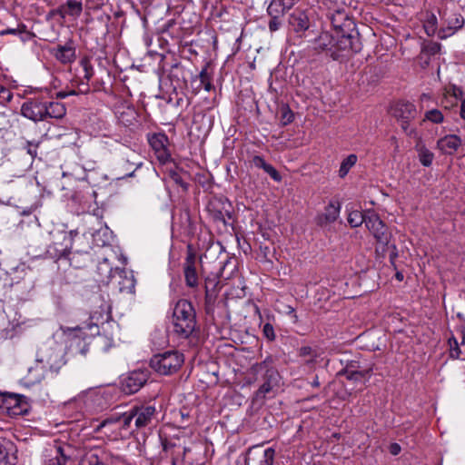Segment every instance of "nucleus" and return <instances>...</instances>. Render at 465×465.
<instances>
[{"label": "nucleus", "instance_id": "f257e3e1", "mask_svg": "<svg viewBox=\"0 0 465 465\" xmlns=\"http://www.w3.org/2000/svg\"><path fill=\"white\" fill-rule=\"evenodd\" d=\"M311 47L318 53L325 52L333 60H339L344 51H352L353 53L361 51L358 34H342L341 31H338L337 34L322 32L311 42Z\"/></svg>", "mask_w": 465, "mask_h": 465}, {"label": "nucleus", "instance_id": "f03ea898", "mask_svg": "<svg viewBox=\"0 0 465 465\" xmlns=\"http://www.w3.org/2000/svg\"><path fill=\"white\" fill-rule=\"evenodd\" d=\"M173 331L182 338H188L196 328V313L193 304L184 299L179 300L173 311Z\"/></svg>", "mask_w": 465, "mask_h": 465}, {"label": "nucleus", "instance_id": "7ed1b4c3", "mask_svg": "<svg viewBox=\"0 0 465 465\" xmlns=\"http://www.w3.org/2000/svg\"><path fill=\"white\" fill-rule=\"evenodd\" d=\"M76 401L83 402L87 411L101 412L112 406L114 395L106 389H90L79 394Z\"/></svg>", "mask_w": 465, "mask_h": 465}, {"label": "nucleus", "instance_id": "20e7f679", "mask_svg": "<svg viewBox=\"0 0 465 465\" xmlns=\"http://www.w3.org/2000/svg\"><path fill=\"white\" fill-rule=\"evenodd\" d=\"M183 355L178 351H165L153 355L150 360V367L161 375H172L183 363Z\"/></svg>", "mask_w": 465, "mask_h": 465}, {"label": "nucleus", "instance_id": "39448f33", "mask_svg": "<svg viewBox=\"0 0 465 465\" xmlns=\"http://www.w3.org/2000/svg\"><path fill=\"white\" fill-rule=\"evenodd\" d=\"M31 405L28 399L14 392L0 393V409L10 416H23L28 413Z\"/></svg>", "mask_w": 465, "mask_h": 465}, {"label": "nucleus", "instance_id": "423d86ee", "mask_svg": "<svg viewBox=\"0 0 465 465\" xmlns=\"http://www.w3.org/2000/svg\"><path fill=\"white\" fill-rule=\"evenodd\" d=\"M391 111L392 115L400 123L403 132L409 136L414 135L416 134V129L411 123L417 116L418 112L416 106L410 102L399 101L393 105Z\"/></svg>", "mask_w": 465, "mask_h": 465}, {"label": "nucleus", "instance_id": "0eeeda50", "mask_svg": "<svg viewBox=\"0 0 465 465\" xmlns=\"http://www.w3.org/2000/svg\"><path fill=\"white\" fill-rule=\"evenodd\" d=\"M134 432L153 426L156 420V409L150 404H136L129 410Z\"/></svg>", "mask_w": 465, "mask_h": 465}, {"label": "nucleus", "instance_id": "6e6552de", "mask_svg": "<svg viewBox=\"0 0 465 465\" xmlns=\"http://www.w3.org/2000/svg\"><path fill=\"white\" fill-rule=\"evenodd\" d=\"M259 371H264L263 383L260 386L255 395L257 399H264L278 386L280 375L278 371L272 366V357H267L263 361L258 365Z\"/></svg>", "mask_w": 465, "mask_h": 465}, {"label": "nucleus", "instance_id": "1a4fd4ad", "mask_svg": "<svg viewBox=\"0 0 465 465\" xmlns=\"http://www.w3.org/2000/svg\"><path fill=\"white\" fill-rule=\"evenodd\" d=\"M119 456L101 448L86 451L79 461V465H122Z\"/></svg>", "mask_w": 465, "mask_h": 465}, {"label": "nucleus", "instance_id": "9d476101", "mask_svg": "<svg viewBox=\"0 0 465 465\" xmlns=\"http://www.w3.org/2000/svg\"><path fill=\"white\" fill-rule=\"evenodd\" d=\"M441 20V28L438 31L440 39H446L461 29L465 24L464 17L459 13L448 14L447 10L439 11Z\"/></svg>", "mask_w": 465, "mask_h": 465}, {"label": "nucleus", "instance_id": "9b49d317", "mask_svg": "<svg viewBox=\"0 0 465 465\" xmlns=\"http://www.w3.org/2000/svg\"><path fill=\"white\" fill-rule=\"evenodd\" d=\"M365 226L372 232L378 242L383 245L389 244L391 234L377 213L371 211L366 212Z\"/></svg>", "mask_w": 465, "mask_h": 465}, {"label": "nucleus", "instance_id": "f8f14e48", "mask_svg": "<svg viewBox=\"0 0 465 465\" xmlns=\"http://www.w3.org/2000/svg\"><path fill=\"white\" fill-rule=\"evenodd\" d=\"M21 114L35 123L45 121V101L37 98L27 99L21 106Z\"/></svg>", "mask_w": 465, "mask_h": 465}, {"label": "nucleus", "instance_id": "ddd939ff", "mask_svg": "<svg viewBox=\"0 0 465 465\" xmlns=\"http://www.w3.org/2000/svg\"><path fill=\"white\" fill-rule=\"evenodd\" d=\"M149 373L144 370H136L128 373L122 381L123 391L126 394L136 393L146 383Z\"/></svg>", "mask_w": 465, "mask_h": 465}, {"label": "nucleus", "instance_id": "4468645a", "mask_svg": "<svg viewBox=\"0 0 465 465\" xmlns=\"http://www.w3.org/2000/svg\"><path fill=\"white\" fill-rule=\"evenodd\" d=\"M45 373L46 366L43 360L36 361L33 366L28 368L27 373L20 380V383L26 388L34 387L42 382L45 378Z\"/></svg>", "mask_w": 465, "mask_h": 465}, {"label": "nucleus", "instance_id": "2eb2a0df", "mask_svg": "<svg viewBox=\"0 0 465 465\" xmlns=\"http://www.w3.org/2000/svg\"><path fill=\"white\" fill-rule=\"evenodd\" d=\"M72 448L70 445L55 443L49 449V459L45 465H66L71 459Z\"/></svg>", "mask_w": 465, "mask_h": 465}, {"label": "nucleus", "instance_id": "dca6fc26", "mask_svg": "<svg viewBox=\"0 0 465 465\" xmlns=\"http://www.w3.org/2000/svg\"><path fill=\"white\" fill-rule=\"evenodd\" d=\"M51 54L61 64H72L76 59V49L72 40H68L64 45H58L51 50Z\"/></svg>", "mask_w": 465, "mask_h": 465}, {"label": "nucleus", "instance_id": "f3484780", "mask_svg": "<svg viewBox=\"0 0 465 465\" xmlns=\"http://www.w3.org/2000/svg\"><path fill=\"white\" fill-rule=\"evenodd\" d=\"M196 262L197 257L195 253H193L192 251H189L183 263V273L185 283L190 288H195L199 283L198 273L196 271Z\"/></svg>", "mask_w": 465, "mask_h": 465}, {"label": "nucleus", "instance_id": "a211bd4d", "mask_svg": "<svg viewBox=\"0 0 465 465\" xmlns=\"http://www.w3.org/2000/svg\"><path fill=\"white\" fill-rule=\"evenodd\" d=\"M121 410V406L116 407L117 423L115 425V429L117 435L125 437L134 433V430L129 411H122Z\"/></svg>", "mask_w": 465, "mask_h": 465}, {"label": "nucleus", "instance_id": "6ab92c4d", "mask_svg": "<svg viewBox=\"0 0 465 465\" xmlns=\"http://www.w3.org/2000/svg\"><path fill=\"white\" fill-rule=\"evenodd\" d=\"M341 203L339 200L332 199L324 209V213L318 216V224L325 226L334 223L340 216Z\"/></svg>", "mask_w": 465, "mask_h": 465}, {"label": "nucleus", "instance_id": "aec40b11", "mask_svg": "<svg viewBox=\"0 0 465 465\" xmlns=\"http://www.w3.org/2000/svg\"><path fill=\"white\" fill-rule=\"evenodd\" d=\"M118 287L121 292L134 293L136 281L132 272L125 269H115Z\"/></svg>", "mask_w": 465, "mask_h": 465}, {"label": "nucleus", "instance_id": "412c9836", "mask_svg": "<svg viewBox=\"0 0 465 465\" xmlns=\"http://www.w3.org/2000/svg\"><path fill=\"white\" fill-rule=\"evenodd\" d=\"M462 144V140L456 134H448L437 141V148L443 154H453Z\"/></svg>", "mask_w": 465, "mask_h": 465}, {"label": "nucleus", "instance_id": "4be33fe9", "mask_svg": "<svg viewBox=\"0 0 465 465\" xmlns=\"http://www.w3.org/2000/svg\"><path fill=\"white\" fill-rule=\"evenodd\" d=\"M289 25L294 32L302 34L310 28V20L305 12L294 10L289 17Z\"/></svg>", "mask_w": 465, "mask_h": 465}, {"label": "nucleus", "instance_id": "5701e85b", "mask_svg": "<svg viewBox=\"0 0 465 465\" xmlns=\"http://www.w3.org/2000/svg\"><path fill=\"white\" fill-rule=\"evenodd\" d=\"M83 12V4L77 0H67L64 5H60L58 8L52 11L53 15H59L64 18L66 15L78 17Z\"/></svg>", "mask_w": 465, "mask_h": 465}, {"label": "nucleus", "instance_id": "b1692460", "mask_svg": "<svg viewBox=\"0 0 465 465\" xmlns=\"http://www.w3.org/2000/svg\"><path fill=\"white\" fill-rule=\"evenodd\" d=\"M151 147L159 154L160 159H165L168 156L166 145L168 137L165 134H153L148 138Z\"/></svg>", "mask_w": 465, "mask_h": 465}, {"label": "nucleus", "instance_id": "393cba45", "mask_svg": "<svg viewBox=\"0 0 465 465\" xmlns=\"http://www.w3.org/2000/svg\"><path fill=\"white\" fill-rule=\"evenodd\" d=\"M371 371L372 367H366L362 370H358L353 369V365H347L344 370L347 380L361 383H363L369 380Z\"/></svg>", "mask_w": 465, "mask_h": 465}, {"label": "nucleus", "instance_id": "a878e982", "mask_svg": "<svg viewBox=\"0 0 465 465\" xmlns=\"http://www.w3.org/2000/svg\"><path fill=\"white\" fill-rule=\"evenodd\" d=\"M219 276L216 273L208 275L204 280V291L206 301H211L215 298L219 290Z\"/></svg>", "mask_w": 465, "mask_h": 465}, {"label": "nucleus", "instance_id": "bb28decb", "mask_svg": "<svg viewBox=\"0 0 465 465\" xmlns=\"http://www.w3.org/2000/svg\"><path fill=\"white\" fill-rule=\"evenodd\" d=\"M66 114L65 106L59 102H45V121L49 118L60 119Z\"/></svg>", "mask_w": 465, "mask_h": 465}, {"label": "nucleus", "instance_id": "cd10ccee", "mask_svg": "<svg viewBox=\"0 0 465 465\" xmlns=\"http://www.w3.org/2000/svg\"><path fill=\"white\" fill-rule=\"evenodd\" d=\"M331 20L334 28V34H337L338 31L342 32V34H348L345 28L350 27L352 25L351 21L347 18L346 15L341 11H338L333 15Z\"/></svg>", "mask_w": 465, "mask_h": 465}, {"label": "nucleus", "instance_id": "c85d7f7f", "mask_svg": "<svg viewBox=\"0 0 465 465\" xmlns=\"http://www.w3.org/2000/svg\"><path fill=\"white\" fill-rule=\"evenodd\" d=\"M117 423L116 410L108 414L99 424L96 426L94 430L101 432L104 430V433L116 432L115 425Z\"/></svg>", "mask_w": 465, "mask_h": 465}, {"label": "nucleus", "instance_id": "c756f323", "mask_svg": "<svg viewBox=\"0 0 465 465\" xmlns=\"http://www.w3.org/2000/svg\"><path fill=\"white\" fill-rule=\"evenodd\" d=\"M6 35H20V38L23 42H25L26 40H28L34 36V34L28 32L27 26L23 23L18 24L15 28L8 27V28L0 30L1 36Z\"/></svg>", "mask_w": 465, "mask_h": 465}, {"label": "nucleus", "instance_id": "7c9ffc66", "mask_svg": "<svg viewBox=\"0 0 465 465\" xmlns=\"http://www.w3.org/2000/svg\"><path fill=\"white\" fill-rule=\"evenodd\" d=\"M97 272L101 276V281L110 282L116 278L115 269L109 263L108 259L104 258L97 265Z\"/></svg>", "mask_w": 465, "mask_h": 465}, {"label": "nucleus", "instance_id": "2f4dec72", "mask_svg": "<svg viewBox=\"0 0 465 465\" xmlns=\"http://www.w3.org/2000/svg\"><path fill=\"white\" fill-rule=\"evenodd\" d=\"M440 48L441 45L437 42L430 41L424 43L421 46L420 59H423V56H426V60L424 61V63L426 64H429L430 56L440 53Z\"/></svg>", "mask_w": 465, "mask_h": 465}, {"label": "nucleus", "instance_id": "473e14b6", "mask_svg": "<svg viewBox=\"0 0 465 465\" xmlns=\"http://www.w3.org/2000/svg\"><path fill=\"white\" fill-rule=\"evenodd\" d=\"M423 28L427 35L432 36L438 33V18L432 12H426Z\"/></svg>", "mask_w": 465, "mask_h": 465}, {"label": "nucleus", "instance_id": "72a5a7b5", "mask_svg": "<svg viewBox=\"0 0 465 465\" xmlns=\"http://www.w3.org/2000/svg\"><path fill=\"white\" fill-rule=\"evenodd\" d=\"M420 163L425 166L429 167L432 164L434 154L430 152L424 144H417L415 147Z\"/></svg>", "mask_w": 465, "mask_h": 465}, {"label": "nucleus", "instance_id": "f704fd0d", "mask_svg": "<svg viewBox=\"0 0 465 465\" xmlns=\"http://www.w3.org/2000/svg\"><path fill=\"white\" fill-rule=\"evenodd\" d=\"M70 252V248L67 246L63 247L62 244L58 243H54L47 249V253L56 260L66 259Z\"/></svg>", "mask_w": 465, "mask_h": 465}, {"label": "nucleus", "instance_id": "c9c22d12", "mask_svg": "<svg viewBox=\"0 0 465 465\" xmlns=\"http://www.w3.org/2000/svg\"><path fill=\"white\" fill-rule=\"evenodd\" d=\"M358 157L356 154L351 153L348 155L341 163L339 169V176L341 178H344L351 167H353L357 163Z\"/></svg>", "mask_w": 465, "mask_h": 465}, {"label": "nucleus", "instance_id": "e433bc0d", "mask_svg": "<svg viewBox=\"0 0 465 465\" xmlns=\"http://www.w3.org/2000/svg\"><path fill=\"white\" fill-rule=\"evenodd\" d=\"M209 81H212V75L208 72V65L206 64L199 73L198 75H195L193 80L192 84H197L194 87L197 91H199L203 87V84L207 83Z\"/></svg>", "mask_w": 465, "mask_h": 465}, {"label": "nucleus", "instance_id": "4c0bfd02", "mask_svg": "<svg viewBox=\"0 0 465 465\" xmlns=\"http://www.w3.org/2000/svg\"><path fill=\"white\" fill-rule=\"evenodd\" d=\"M366 213H362L360 211H352L348 215V223L351 227H359L363 223H365Z\"/></svg>", "mask_w": 465, "mask_h": 465}, {"label": "nucleus", "instance_id": "58836bf2", "mask_svg": "<svg viewBox=\"0 0 465 465\" xmlns=\"http://www.w3.org/2000/svg\"><path fill=\"white\" fill-rule=\"evenodd\" d=\"M70 349L74 352H79L80 354L85 356L89 351V346L84 340L76 337L73 339L70 344Z\"/></svg>", "mask_w": 465, "mask_h": 465}, {"label": "nucleus", "instance_id": "ea45409f", "mask_svg": "<svg viewBox=\"0 0 465 465\" xmlns=\"http://www.w3.org/2000/svg\"><path fill=\"white\" fill-rule=\"evenodd\" d=\"M280 114L282 125L285 126L293 121L294 114L288 105H282L280 109Z\"/></svg>", "mask_w": 465, "mask_h": 465}, {"label": "nucleus", "instance_id": "a19ab883", "mask_svg": "<svg viewBox=\"0 0 465 465\" xmlns=\"http://www.w3.org/2000/svg\"><path fill=\"white\" fill-rule=\"evenodd\" d=\"M298 354L300 357H310V359L305 361L307 365H312L315 362L316 354L311 346H302L298 350Z\"/></svg>", "mask_w": 465, "mask_h": 465}, {"label": "nucleus", "instance_id": "79ce46f5", "mask_svg": "<svg viewBox=\"0 0 465 465\" xmlns=\"http://www.w3.org/2000/svg\"><path fill=\"white\" fill-rule=\"evenodd\" d=\"M269 16L271 17L269 23H268V27H269V30L271 32H276L277 30L280 29V27L282 26V17L283 16H281L277 14H268Z\"/></svg>", "mask_w": 465, "mask_h": 465}, {"label": "nucleus", "instance_id": "37998d69", "mask_svg": "<svg viewBox=\"0 0 465 465\" xmlns=\"http://www.w3.org/2000/svg\"><path fill=\"white\" fill-rule=\"evenodd\" d=\"M449 345L450 357L453 359H460L461 357V350L454 337L449 339Z\"/></svg>", "mask_w": 465, "mask_h": 465}, {"label": "nucleus", "instance_id": "c03bdc74", "mask_svg": "<svg viewBox=\"0 0 465 465\" xmlns=\"http://www.w3.org/2000/svg\"><path fill=\"white\" fill-rule=\"evenodd\" d=\"M425 119L434 124H440L443 121V114L440 111L432 109L426 113Z\"/></svg>", "mask_w": 465, "mask_h": 465}, {"label": "nucleus", "instance_id": "a18cd8bd", "mask_svg": "<svg viewBox=\"0 0 465 465\" xmlns=\"http://www.w3.org/2000/svg\"><path fill=\"white\" fill-rule=\"evenodd\" d=\"M275 450L268 448L264 450L263 460L261 461L264 465H274Z\"/></svg>", "mask_w": 465, "mask_h": 465}, {"label": "nucleus", "instance_id": "49530a36", "mask_svg": "<svg viewBox=\"0 0 465 465\" xmlns=\"http://www.w3.org/2000/svg\"><path fill=\"white\" fill-rule=\"evenodd\" d=\"M13 98L12 92L0 84V104H5L9 103Z\"/></svg>", "mask_w": 465, "mask_h": 465}, {"label": "nucleus", "instance_id": "de8ad7c7", "mask_svg": "<svg viewBox=\"0 0 465 465\" xmlns=\"http://www.w3.org/2000/svg\"><path fill=\"white\" fill-rule=\"evenodd\" d=\"M40 142L26 141L24 148L26 150V153L34 159L37 156V148Z\"/></svg>", "mask_w": 465, "mask_h": 465}, {"label": "nucleus", "instance_id": "09e8293b", "mask_svg": "<svg viewBox=\"0 0 465 465\" xmlns=\"http://www.w3.org/2000/svg\"><path fill=\"white\" fill-rule=\"evenodd\" d=\"M263 336L269 341H273L276 338L273 326L267 322L262 326Z\"/></svg>", "mask_w": 465, "mask_h": 465}, {"label": "nucleus", "instance_id": "8fccbe9b", "mask_svg": "<svg viewBox=\"0 0 465 465\" xmlns=\"http://www.w3.org/2000/svg\"><path fill=\"white\" fill-rule=\"evenodd\" d=\"M266 173H268L270 175V177L274 180L275 182H281L282 180V176L281 174L279 173V172L270 163H268L264 170H263Z\"/></svg>", "mask_w": 465, "mask_h": 465}, {"label": "nucleus", "instance_id": "3c124183", "mask_svg": "<svg viewBox=\"0 0 465 465\" xmlns=\"http://www.w3.org/2000/svg\"><path fill=\"white\" fill-rule=\"evenodd\" d=\"M8 451L0 441V465H8Z\"/></svg>", "mask_w": 465, "mask_h": 465}, {"label": "nucleus", "instance_id": "603ef678", "mask_svg": "<svg viewBox=\"0 0 465 465\" xmlns=\"http://www.w3.org/2000/svg\"><path fill=\"white\" fill-rule=\"evenodd\" d=\"M252 163L260 169L264 170L265 166L268 164L265 160L260 155H254L252 159Z\"/></svg>", "mask_w": 465, "mask_h": 465}, {"label": "nucleus", "instance_id": "864d4df0", "mask_svg": "<svg viewBox=\"0 0 465 465\" xmlns=\"http://www.w3.org/2000/svg\"><path fill=\"white\" fill-rule=\"evenodd\" d=\"M83 67L84 71V78L88 82L94 74L93 66L88 62H83Z\"/></svg>", "mask_w": 465, "mask_h": 465}, {"label": "nucleus", "instance_id": "5fc2aeb1", "mask_svg": "<svg viewBox=\"0 0 465 465\" xmlns=\"http://www.w3.org/2000/svg\"><path fill=\"white\" fill-rule=\"evenodd\" d=\"M226 217L228 218V220H231L232 219V215L230 213V212L226 211L225 214L223 213L222 212H217L214 213L213 215V218L216 220V221H220L222 222L224 225L227 224V220H226Z\"/></svg>", "mask_w": 465, "mask_h": 465}, {"label": "nucleus", "instance_id": "6e6d98bb", "mask_svg": "<svg viewBox=\"0 0 465 465\" xmlns=\"http://www.w3.org/2000/svg\"><path fill=\"white\" fill-rule=\"evenodd\" d=\"M401 450V448L400 446V444L394 442V443H391L389 447V451L391 455L393 456H396L398 455Z\"/></svg>", "mask_w": 465, "mask_h": 465}, {"label": "nucleus", "instance_id": "4d7b16f0", "mask_svg": "<svg viewBox=\"0 0 465 465\" xmlns=\"http://www.w3.org/2000/svg\"><path fill=\"white\" fill-rule=\"evenodd\" d=\"M172 178L173 180L177 183V184H180L182 187H183L184 189H187V183H185L182 178L180 177V175L176 173H174L173 175H172Z\"/></svg>", "mask_w": 465, "mask_h": 465}, {"label": "nucleus", "instance_id": "13d9d810", "mask_svg": "<svg viewBox=\"0 0 465 465\" xmlns=\"http://www.w3.org/2000/svg\"><path fill=\"white\" fill-rule=\"evenodd\" d=\"M89 91H90V88H89V85L87 83L86 84L82 83L79 85V93L87 94V93H89Z\"/></svg>", "mask_w": 465, "mask_h": 465}, {"label": "nucleus", "instance_id": "bf43d9fd", "mask_svg": "<svg viewBox=\"0 0 465 465\" xmlns=\"http://www.w3.org/2000/svg\"><path fill=\"white\" fill-rule=\"evenodd\" d=\"M460 117L465 120V99L461 101V104H460Z\"/></svg>", "mask_w": 465, "mask_h": 465}, {"label": "nucleus", "instance_id": "052dcab7", "mask_svg": "<svg viewBox=\"0 0 465 465\" xmlns=\"http://www.w3.org/2000/svg\"><path fill=\"white\" fill-rule=\"evenodd\" d=\"M203 86L204 90L207 92H210L213 87L212 84V81L203 84Z\"/></svg>", "mask_w": 465, "mask_h": 465}, {"label": "nucleus", "instance_id": "680f3d73", "mask_svg": "<svg viewBox=\"0 0 465 465\" xmlns=\"http://www.w3.org/2000/svg\"><path fill=\"white\" fill-rule=\"evenodd\" d=\"M56 96L58 98L64 99V98L70 96V94H67V92H65V91H61V92L57 93Z\"/></svg>", "mask_w": 465, "mask_h": 465}, {"label": "nucleus", "instance_id": "e2e57ef3", "mask_svg": "<svg viewBox=\"0 0 465 465\" xmlns=\"http://www.w3.org/2000/svg\"><path fill=\"white\" fill-rule=\"evenodd\" d=\"M141 164H142V163H137V164H136V168H135L134 171H132V172H130V173H127L125 175H124L123 177H119L118 179H121V178H124V177H132V176L134 175V171H135L138 167H140V166H141Z\"/></svg>", "mask_w": 465, "mask_h": 465}, {"label": "nucleus", "instance_id": "0e129e2a", "mask_svg": "<svg viewBox=\"0 0 465 465\" xmlns=\"http://www.w3.org/2000/svg\"><path fill=\"white\" fill-rule=\"evenodd\" d=\"M288 309H289V312H289L290 314H292V317L294 318V322H297L298 317H297V315L295 314L294 309H293L292 307H291V306H289V307H288Z\"/></svg>", "mask_w": 465, "mask_h": 465}, {"label": "nucleus", "instance_id": "69168bd1", "mask_svg": "<svg viewBox=\"0 0 465 465\" xmlns=\"http://www.w3.org/2000/svg\"><path fill=\"white\" fill-rule=\"evenodd\" d=\"M393 247V252L390 254V259L391 261L392 262L396 257H397V252H396V247L395 245H392Z\"/></svg>", "mask_w": 465, "mask_h": 465}, {"label": "nucleus", "instance_id": "338daca9", "mask_svg": "<svg viewBox=\"0 0 465 465\" xmlns=\"http://www.w3.org/2000/svg\"><path fill=\"white\" fill-rule=\"evenodd\" d=\"M312 386H313V387H319V386H320V382H319L318 376H316V377L314 378V380L312 381Z\"/></svg>", "mask_w": 465, "mask_h": 465}, {"label": "nucleus", "instance_id": "774afa93", "mask_svg": "<svg viewBox=\"0 0 465 465\" xmlns=\"http://www.w3.org/2000/svg\"><path fill=\"white\" fill-rule=\"evenodd\" d=\"M395 277L398 281H402L403 280V273L401 272H397L396 274H395Z\"/></svg>", "mask_w": 465, "mask_h": 465}]
</instances>
